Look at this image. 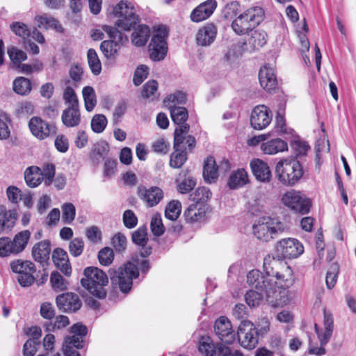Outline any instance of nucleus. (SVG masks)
<instances>
[{
	"label": "nucleus",
	"mask_w": 356,
	"mask_h": 356,
	"mask_svg": "<svg viewBox=\"0 0 356 356\" xmlns=\"http://www.w3.org/2000/svg\"><path fill=\"white\" fill-rule=\"evenodd\" d=\"M211 195L212 193L208 188L202 186L190 194L189 199L194 202L193 204L208 208L207 202L211 197Z\"/></svg>",
	"instance_id": "37"
},
{
	"label": "nucleus",
	"mask_w": 356,
	"mask_h": 356,
	"mask_svg": "<svg viewBox=\"0 0 356 356\" xmlns=\"http://www.w3.org/2000/svg\"><path fill=\"white\" fill-rule=\"evenodd\" d=\"M11 244V238L9 237L0 238V257H8L10 254H14Z\"/></svg>",
	"instance_id": "61"
},
{
	"label": "nucleus",
	"mask_w": 356,
	"mask_h": 356,
	"mask_svg": "<svg viewBox=\"0 0 356 356\" xmlns=\"http://www.w3.org/2000/svg\"><path fill=\"white\" fill-rule=\"evenodd\" d=\"M85 108L87 111H92L97 104V98L95 90L91 86H85L82 90Z\"/></svg>",
	"instance_id": "42"
},
{
	"label": "nucleus",
	"mask_w": 356,
	"mask_h": 356,
	"mask_svg": "<svg viewBox=\"0 0 356 356\" xmlns=\"http://www.w3.org/2000/svg\"><path fill=\"white\" fill-rule=\"evenodd\" d=\"M285 229L284 224L269 216H263L252 225L254 235L260 241L268 242Z\"/></svg>",
	"instance_id": "6"
},
{
	"label": "nucleus",
	"mask_w": 356,
	"mask_h": 356,
	"mask_svg": "<svg viewBox=\"0 0 356 356\" xmlns=\"http://www.w3.org/2000/svg\"><path fill=\"white\" fill-rule=\"evenodd\" d=\"M214 331L220 341L225 343L231 344L235 340L236 334L232 330V323L225 316H220L216 321Z\"/></svg>",
	"instance_id": "18"
},
{
	"label": "nucleus",
	"mask_w": 356,
	"mask_h": 356,
	"mask_svg": "<svg viewBox=\"0 0 356 356\" xmlns=\"http://www.w3.org/2000/svg\"><path fill=\"white\" fill-rule=\"evenodd\" d=\"M304 173L302 163L297 159H282L276 164L275 176L286 186L296 185L302 179Z\"/></svg>",
	"instance_id": "4"
},
{
	"label": "nucleus",
	"mask_w": 356,
	"mask_h": 356,
	"mask_svg": "<svg viewBox=\"0 0 356 356\" xmlns=\"http://www.w3.org/2000/svg\"><path fill=\"white\" fill-rule=\"evenodd\" d=\"M61 120L66 127H77L81 122V113L79 106H69L62 113Z\"/></svg>",
	"instance_id": "27"
},
{
	"label": "nucleus",
	"mask_w": 356,
	"mask_h": 356,
	"mask_svg": "<svg viewBox=\"0 0 356 356\" xmlns=\"http://www.w3.org/2000/svg\"><path fill=\"white\" fill-rule=\"evenodd\" d=\"M218 166L216 165V160L213 156H209L204 161L203 165V177L206 182H214L218 177Z\"/></svg>",
	"instance_id": "29"
},
{
	"label": "nucleus",
	"mask_w": 356,
	"mask_h": 356,
	"mask_svg": "<svg viewBox=\"0 0 356 356\" xmlns=\"http://www.w3.org/2000/svg\"><path fill=\"white\" fill-rule=\"evenodd\" d=\"M24 179L30 188L38 186L43 181L42 169L36 165L28 167L24 171Z\"/></svg>",
	"instance_id": "28"
},
{
	"label": "nucleus",
	"mask_w": 356,
	"mask_h": 356,
	"mask_svg": "<svg viewBox=\"0 0 356 356\" xmlns=\"http://www.w3.org/2000/svg\"><path fill=\"white\" fill-rule=\"evenodd\" d=\"M38 26L47 25L49 28L56 30L57 32L63 33L64 29L62 24L56 19L54 17H47L40 16L38 19Z\"/></svg>",
	"instance_id": "53"
},
{
	"label": "nucleus",
	"mask_w": 356,
	"mask_h": 356,
	"mask_svg": "<svg viewBox=\"0 0 356 356\" xmlns=\"http://www.w3.org/2000/svg\"><path fill=\"white\" fill-rule=\"evenodd\" d=\"M125 1H120L113 8V14L118 19L115 25L123 31H129L139 22V17L136 13L134 6Z\"/></svg>",
	"instance_id": "9"
},
{
	"label": "nucleus",
	"mask_w": 356,
	"mask_h": 356,
	"mask_svg": "<svg viewBox=\"0 0 356 356\" xmlns=\"http://www.w3.org/2000/svg\"><path fill=\"white\" fill-rule=\"evenodd\" d=\"M150 36V29L147 25L140 24L134 29L131 34V42L136 47L146 44Z\"/></svg>",
	"instance_id": "32"
},
{
	"label": "nucleus",
	"mask_w": 356,
	"mask_h": 356,
	"mask_svg": "<svg viewBox=\"0 0 356 356\" xmlns=\"http://www.w3.org/2000/svg\"><path fill=\"white\" fill-rule=\"evenodd\" d=\"M187 152L186 149L179 152H174L170 155V165L173 168H180L187 161Z\"/></svg>",
	"instance_id": "50"
},
{
	"label": "nucleus",
	"mask_w": 356,
	"mask_h": 356,
	"mask_svg": "<svg viewBox=\"0 0 356 356\" xmlns=\"http://www.w3.org/2000/svg\"><path fill=\"white\" fill-rule=\"evenodd\" d=\"M248 181L247 172L243 168H241L231 174L227 184L230 189H236L244 186Z\"/></svg>",
	"instance_id": "38"
},
{
	"label": "nucleus",
	"mask_w": 356,
	"mask_h": 356,
	"mask_svg": "<svg viewBox=\"0 0 356 356\" xmlns=\"http://www.w3.org/2000/svg\"><path fill=\"white\" fill-rule=\"evenodd\" d=\"M290 145L295 154V156H291L290 159H297L300 160L302 156H306L308 151L310 149V146L307 142L300 140H291Z\"/></svg>",
	"instance_id": "41"
},
{
	"label": "nucleus",
	"mask_w": 356,
	"mask_h": 356,
	"mask_svg": "<svg viewBox=\"0 0 356 356\" xmlns=\"http://www.w3.org/2000/svg\"><path fill=\"white\" fill-rule=\"evenodd\" d=\"M108 121L103 114H96L91 120V129L97 134L102 133L106 127Z\"/></svg>",
	"instance_id": "52"
},
{
	"label": "nucleus",
	"mask_w": 356,
	"mask_h": 356,
	"mask_svg": "<svg viewBox=\"0 0 356 356\" xmlns=\"http://www.w3.org/2000/svg\"><path fill=\"white\" fill-rule=\"evenodd\" d=\"M261 149L264 154H275L280 152L287 151L288 145L286 142L277 138L263 143Z\"/></svg>",
	"instance_id": "33"
},
{
	"label": "nucleus",
	"mask_w": 356,
	"mask_h": 356,
	"mask_svg": "<svg viewBox=\"0 0 356 356\" xmlns=\"http://www.w3.org/2000/svg\"><path fill=\"white\" fill-rule=\"evenodd\" d=\"M32 89L31 81L25 77L19 76L13 81V90L18 95H27Z\"/></svg>",
	"instance_id": "40"
},
{
	"label": "nucleus",
	"mask_w": 356,
	"mask_h": 356,
	"mask_svg": "<svg viewBox=\"0 0 356 356\" xmlns=\"http://www.w3.org/2000/svg\"><path fill=\"white\" fill-rule=\"evenodd\" d=\"M169 31L166 26L159 25L154 32L149 45V58L153 61L163 60L168 53L166 41Z\"/></svg>",
	"instance_id": "10"
},
{
	"label": "nucleus",
	"mask_w": 356,
	"mask_h": 356,
	"mask_svg": "<svg viewBox=\"0 0 356 356\" xmlns=\"http://www.w3.org/2000/svg\"><path fill=\"white\" fill-rule=\"evenodd\" d=\"M131 241L133 243L138 246L140 255L146 258L152 252V248L147 245V227L145 225L139 227L131 234Z\"/></svg>",
	"instance_id": "19"
},
{
	"label": "nucleus",
	"mask_w": 356,
	"mask_h": 356,
	"mask_svg": "<svg viewBox=\"0 0 356 356\" xmlns=\"http://www.w3.org/2000/svg\"><path fill=\"white\" fill-rule=\"evenodd\" d=\"M240 4L236 1L227 3L222 10L223 17L227 19L236 17L239 11Z\"/></svg>",
	"instance_id": "58"
},
{
	"label": "nucleus",
	"mask_w": 356,
	"mask_h": 356,
	"mask_svg": "<svg viewBox=\"0 0 356 356\" xmlns=\"http://www.w3.org/2000/svg\"><path fill=\"white\" fill-rule=\"evenodd\" d=\"M17 213L15 210L7 211L0 206V234L10 231L15 225Z\"/></svg>",
	"instance_id": "26"
},
{
	"label": "nucleus",
	"mask_w": 356,
	"mask_h": 356,
	"mask_svg": "<svg viewBox=\"0 0 356 356\" xmlns=\"http://www.w3.org/2000/svg\"><path fill=\"white\" fill-rule=\"evenodd\" d=\"M88 65L94 75H99L102 72V64L96 51L89 49L87 53Z\"/></svg>",
	"instance_id": "44"
},
{
	"label": "nucleus",
	"mask_w": 356,
	"mask_h": 356,
	"mask_svg": "<svg viewBox=\"0 0 356 356\" xmlns=\"http://www.w3.org/2000/svg\"><path fill=\"white\" fill-rule=\"evenodd\" d=\"M80 282L82 287L95 298L99 300L106 298L107 291L105 286L108 284V277L102 269L95 266L86 268Z\"/></svg>",
	"instance_id": "3"
},
{
	"label": "nucleus",
	"mask_w": 356,
	"mask_h": 356,
	"mask_svg": "<svg viewBox=\"0 0 356 356\" xmlns=\"http://www.w3.org/2000/svg\"><path fill=\"white\" fill-rule=\"evenodd\" d=\"M264 295L265 291L250 289L245 295V302L250 308L257 307L263 301Z\"/></svg>",
	"instance_id": "39"
},
{
	"label": "nucleus",
	"mask_w": 356,
	"mask_h": 356,
	"mask_svg": "<svg viewBox=\"0 0 356 356\" xmlns=\"http://www.w3.org/2000/svg\"><path fill=\"white\" fill-rule=\"evenodd\" d=\"M151 232L155 236H161L165 232V227L163 224L161 216L160 213H156L151 219L150 222Z\"/></svg>",
	"instance_id": "51"
},
{
	"label": "nucleus",
	"mask_w": 356,
	"mask_h": 356,
	"mask_svg": "<svg viewBox=\"0 0 356 356\" xmlns=\"http://www.w3.org/2000/svg\"><path fill=\"white\" fill-rule=\"evenodd\" d=\"M217 7L216 0H207L193 10L190 17L193 22H200L208 19Z\"/></svg>",
	"instance_id": "20"
},
{
	"label": "nucleus",
	"mask_w": 356,
	"mask_h": 356,
	"mask_svg": "<svg viewBox=\"0 0 356 356\" xmlns=\"http://www.w3.org/2000/svg\"><path fill=\"white\" fill-rule=\"evenodd\" d=\"M31 235L29 230H23L16 234L13 239H11L15 255L24 250L30 240Z\"/></svg>",
	"instance_id": "34"
},
{
	"label": "nucleus",
	"mask_w": 356,
	"mask_h": 356,
	"mask_svg": "<svg viewBox=\"0 0 356 356\" xmlns=\"http://www.w3.org/2000/svg\"><path fill=\"white\" fill-rule=\"evenodd\" d=\"M62 220L65 224H70L74 219L76 209L72 203H65L62 207Z\"/></svg>",
	"instance_id": "56"
},
{
	"label": "nucleus",
	"mask_w": 356,
	"mask_h": 356,
	"mask_svg": "<svg viewBox=\"0 0 356 356\" xmlns=\"http://www.w3.org/2000/svg\"><path fill=\"white\" fill-rule=\"evenodd\" d=\"M250 168L255 178L261 182L270 181L272 175L268 164L259 159L250 162Z\"/></svg>",
	"instance_id": "24"
},
{
	"label": "nucleus",
	"mask_w": 356,
	"mask_h": 356,
	"mask_svg": "<svg viewBox=\"0 0 356 356\" xmlns=\"http://www.w3.org/2000/svg\"><path fill=\"white\" fill-rule=\"evenodd\" d=\"M120 44L114 40H107L102 42L100 49L106 59L114 60L118 56Z\"/></svg>",
	"instance_id": "36"
},
{
	"label": "nucleus",
	"mask_w": 356,
	"mask_h": 356,
	"mask_svg": "<svg viewBox=\"0 0 356 356\" xmlns=\"http://www.w3.org/2000/svg\"><path fill=\"white\" fill-rule=\"evenodd\" d=\"M259 80L261 86L268 92H275L277 89V80L271 67L266 65L261 67L259 72Z\"/></svg>",
	"instance_id": "22"
},
{
	"label": "nucleus",
	"mask_w": 356,
	"mask_h": 356,
	"mask_svg": "<svg viewBox=\"0 0 356 356\" xmlns=\"http://www.w3.org/2000/svg\"><path fill=\"white\" fill-rule=\"evenodd\" d=\"M282 262L280 259L267 255L264 259V271L265 275L254 269L247 275V283L249 286L257 290L265 291L266 301L273 307H282L289 302V298L282 296L280 299H275L274 277L279 275L280 267Z\"/></svg>",
	"instance_id": "1"
},
{
	"label": "nucleus",
	"mask_w": 356,
	"mask_h": 356,
	"mask_svg": "<svg viewBox=\"0 0 356 356\" xmlns=\"http://www.w3.org/2000/svg\"><path fill=\"white\" fill-rule=\"evenodd\" d=\"M29 127L34 136L42 140L50 134H56V127L53 123H47L40 117H32L29 122Z\"/></svg>",
	"instance_id": "15"
},
{
	"label": "nucleus",
	"mask_w": 356,
	"mask_h": 356,
	"mask_svg": "<svg viewBox=\"0 0 356 356\" xmlns=\"http://www.w3.org/2000/svg\"><path fill=\"white\" fill-rule=\"evenodd\" d=\"M84 248V242L81 238H74L69 244V250L70 254L76 257L80 256Z\"/></svg>",
	"instance_id": "59"
},
{
	"label": "nucleus",
	"mask_w": 356,
	"mask_h": 356,
	"mask_svg": "<svg viewBox=\"0 0 356 356\" xmlns=\"http://www.w3.org/2000/svg\"><path fill=\"white\" fill-rule=\"evenodd\" d=\"M51 252V242L44 240L35 244L32 248L34 260L40 264L42 267L48 266Z\"/></svg>",
	"instance_id": "21"
},
{
	"label": "nucleus",
	"mask_w": 356,
	"mask_h": 356,
	"mask_svg": "<svg viewBox=\"0 0 356 356\" xmlns=\"http://www.w3.org/2000/svg\"><path fill=\"white\" fill-rule=\"evenodd\" d=\"M137 195L148 207H155L163 198V191L157 186L147 188L143 185H139L137 188Z\"/></svg>",
	"instance_id": "17"
},
{
	"label": "nucleus",
	"mask_w": 356,
	"mask_h": 356,
	"mask_svg": "<svg viewBox=\"0 0 356 356\" xmlns=\"http://www.w3.org/2000/svg\"><path fill=\"white\" fill-rule=\"evenodd\" d=\"M277 257L282 259L296 258L304 252L302 244L296 238H284L276 245Z\"/></svg>",
	"instance_id": "12"
},
{
	"label": "nucleus",
	"mask_w": 356,
	"mask_h": 356,
	"mask_svg": "<svg viewBox=\"0 0 356 356\" xmlns=\"http://www.w3.org/2000/svg\"><path fill=\"white\" fill-rule=\"evenodd\" d=\"M181 211V204L178 200H172L167 205L165 210L166 218L175 221L179 216Z\"/></svg>",
	"instance_id": "46"
},
{
	"label": "nucleus",
	"mask_w": 356,
	"mask_h": 356,
	"mask_svg": "<svg viewBox=\"0 0 356 356\" xmlns=\"http://www.w3.org/2000/svg\"><path fill=\"white\" fill-rule=\"evenodd\" d=\"M190 130L189 124H184L177 127L174 131V149L175 152L181 150V145L184 143L186 137L185 134H188Z\"/></svg>",
	"instance_id": "45"
},
{
	"label": "nucleus",
	"mask_w": 356,
	"mask_h": 356,
	"mask_svg": "<svg viewBox=\"0 0 356 356\" xmlns=\"http://www.w3.org/2000/svg\"><path fill=\"white\" fill-rule=\"evenodd\" d=\"M169 110L172 122L177 127L188 124L186 121L188 118V111L186 108L175 105H170Z\"/></svg>",
	"instance_id": "35"
},
{
	"label": "nucleus",
	"mask_w": 356,
	"mask_h": 356,
	"mask_svg": "<svg viewBox=\"0 0 356 356\" xmlns=\"http://www.w3.org/2000/svg\"><path fill=\"white\" fill-rule=\"evenodd\" d=\"M123 223L128 229H132L137 225L138 218L132 210L127 209L124 211L122 216Z\"/></svg>",
	"instance_id": "63"
},
{
	"label": "nucleus",
	"mask_w": 356,
	"mask_h": 356,
	"mask_svg": "<svg viewBox=\"0 0 356 356\" xmlns=\"http://www.w3.org/2000/svg\"><path fill=\"white\" fill-rule=\"evenodd\" d=\"M281 201L292 213L299 215L307 214L312 206L311 200L305 194L293 189L284 193Z\"/></svg>",
	"instance_id": "8"
},
{
	"label": "nucleus",
	"mask_w": 356,
	"mask_h": 356,
	"mask_svg": "<svg viewBox=\"0 0 356 356\" xmlns=\"http://www.w3.org/2000/svg\"><path fill=\"white\" fill-rule=\"evenodd\" d=\"M268 330L266 327L259 330L250 321H242L237 330L238 342L244 348L252 350L259 343V336H263Z\"/></svg>",
	"instance_id": "7"
},
{
	"label": "nucleus",
	"mask_w": 356,
	"mask_h": 356,
	"mask_svg": "<svg viewBox=\"0 0 356 356\" xmlns=\"http://www.w3.org/2000/svg\"><path fill=\"white\" fill-rule=\"evenodd\" d=\"M110 150L108 143L105 140H100L93 145L90 153V159L92 163L97 165L100 163L101 159H104Z\"/></svg>",
	"instance_id": "31"
},
{
	"label": "nucleus",
	"mask_w": 356,
	"mask_h": 356,
	"mask_svg": "<svg viewBox=\"0 0 356 356\" xmlns=\"http://www.w3.org/2000/svg\"><path fill=\"white\" fill-rule=\"evenodd\" d=\"M40 346V341L31 340V339H28L23 346L24 356H34Z\"/></svg>",
	"instance_id": "64"
},
{
	"label": "nucleus",
	"mask_w": 356,
	"mask_h": 356,
	"mask_svg": "<svg viewBox=\"0 0 356 356\" xmlns=\"http://www.w3.org/2000/svg\"><path fill=\"white\" fill-rule=\"evenodd\" d=\"M271 120V111L265 105H258L253 108L250 116V124L254 129H265Z\"/></svg>",
	"instance_id": "16"
},
{
	"label": "nucleus",
	"mask_w": 356,
	"mask_h": 356,
	"mask_svg": "<svg viewBox=\"0 0 356 356\" xmlns=\"http://www.w3.org/2000/svg\"><path fill=\"white\" fill-rule=\"evenodd\" d=\"M207 209L197 204H191L184 211V217L187 222L193 223L200 221L205 218Z\"/></svg>",
	"instance_id": "30"
},
{
	"label": "nucleus",
	"mask_w": 356,
	"mask_h": 356,
	"mask_svg": "<svg viewBox=\"0 0 356 356\" xmlns=\"http://www.w3.org/2000/svg\"><path fill=\"white\" fill-rule=\"evenodd\" d=\"M13 272L17 273V281L21 286L28 287L31 286L36 277L33 275L35 273V264L28 260L17 259L10 263Z\"/></svg>",
	"instance_id": "11"
},
{
	"label": "nucleus",
	"mask_w": 356,
	"mask_h": 356,
	"mask_svg": "<svg viewBox=\"0 0 356 356\" xmlns=\"http://www.w3.org/2000/svg\"><path fill=\"white\" fill-rule=\"evenodd\" d=\"M248 42L253 47V49H259L266 44L267 33L264 31H254L252 33L250 38L248 39Z\"/></svg>",
	"instance_id": "43"
},
{
	"label": "nucleus",
	"mask_w": 356,
	"mask_h": 356,
	"mask_svg": "<svg viewBox=\"0 0 356 356\" xmlns=\"http://www.w3.org/2000/svg\"><path fill=\"white\" fill-rule=\"evenodd\" d=\"M150 268L151 264L149 260H140L136 255L118 269L110 268L108 274L112 285L118 286L121 292L128 293L132 288L133 280L138 278L140 275L139 270L141 271L144 278Z\"/></svg>",
	"instance_id": "2"
},
{
	"label": "nucleus",
	"mask_w": 356,
	"mask_h": 356,
	"mask_svg": "<svg viewBox=\"0 0 356 356\" xmlns=\"http://www.w3.org/2000/svg\"><path fill=\"white\" fill-rule=\"evenodd\" d=\"M10 29L17 35L23 38H26L31 35L27 26L20 22H15L11 24Z\"/></svg>",
	"instance_id": "62"
},
{
	"label": "nucleus",
	"mask_w": 356,
	"mask_h": 356,
	"mask_svg": "<svg viewBox=\"0 0 356 356\" xmlns=\"http://www.w3.org/2000/svg\"><path fill=\"white\" fill-rule=\"evenodd\" d=\"M56 304L60 311L68 314L76 313L82 306L79 296L72 292H66L57 296Z\"/></svg>",
	"instance_id": "13"
},
{
	"label": "nucleus",
	"mask_w": 356,
	"mask_h": 356,
	"mask_svg": "<svg viewBox=\"0 0 356 356\" xmlns=\"http://www.w3.org/2000/svg\"><path fill=\"white\" fill-rule=\"evenodd\" d=\"M52 260L56 267L65 276H71L72 266L65 250L60 248H55L52 252Z\"/></svg>",
	"instance_id": "23"
},
{
	"label": "nucleus",
	"mask_w": 356,
	"mask_h": 356,
	"mask_svg": "<svg viewBox=\"0 0 356 356\" xmlns=\"http://www.w3.org/2000/svg\"><path fill=\"white\" fill-rule=\"evenodd\" d=\"M199 350L207 356H213L216 353V347L211 339L208 336H202L199 342Z\"/></svg>",
	"instance_id": "48"
},
{
	"label": "nucleus",
	"mask_w": 356,
	"mask_h": 356,
	"mask_svg": "<svg viewBox=\"0 0 356 356\" xmlns=\"http://www.w3.org/2000/svg\"><path fill=\"white\" fill-rule=\"evenodd\" d=\"M217 29L213 24H207L199 29L197 35V43L201 46H209L215 40Z\"/></svg>",
	"instance_id": "25"
},
{
	"label": "nucleus",
	"mask_w": 356,
	"mask_h": 356,
	"mask_svg": "<svg viewBox=\"0 0 356 356\" xmlns=\"http://www.w3.org/2000/svg\"><path fill=\"white\" fill-rule=\"evenodd\" d=\"M187 102V95L186 94L181 91L177 90L173 94H170L168 95L165 99L163 102L165 104H168V106L170 105H182L185 104Z\"/></svg>",
	"instance_id": "49"
},
{
	"label": "nucleus",
	"mask_w": 356,
	"mask_h": 356,
	"mask_svg": "<svg viewBox=\"0 0 356 356\" xmlns=\"http://www.w3.org/2000/svg\"><path fill=\"white\" fill-rule=\"evenodd\" d=\"M112 245L115 248V250L118 253H122L127 248V240L126 236L118 232L115 234L112 238Z\"/></svg>",
	"instance_id": "55"
},
{
	"label": "nucleus",
	"mask_w": 356,
	"mask_h": 356,
	"mask_svg": "<svg viewBox=\"0 0 356 356\" xmlns=\"http://www.w3.org/2000/svg\"><path fill=\"white\" fill-rule=\"evenodd\" d=\"M264 11L261 7L246 10L239 15L232 23L233 31L238 35H243L258 26L264 19Z\"/></svg>",
	"instance_id": "5"
},
{
	"label": "nucleus",
	"mask_w": 356,
	"mask_h": 356,
	"mask_svg": "<svg viewBox=\"0 0 356 356\" xmlns=\"http://www.w3.org/2000/svg\"><path fill=\"white\" fill-rule=\"evenodd\" d=\"M114 259V252L112 248L105 247L102 248L98 253V259L99 263L103 266L110 265Z\"/></svg>",
	"instance_id": "57"
},
{
	"label": "nucleus",
	"mask_w": 356,
	"mask_h": 356,
	"mask_svg": "<svg viewBox=\"0 0 356 356\" xmlns=\"http://www.w3.org/2000/svg\"><path fill=\"white\" fill-rule=\"evenodd\" d=\"M51 287L55 291H65L67 289L69 282L65 280L58 271H53L50 276Z\"/></svg>",
	"instance_id": "47"
},
{
	"label": "nucleus",
	"mask_w": 356,
	"mask_h": 356,
	"mask_svg": "<svg viewBox=\"0 0 356 356\" xmlns=\"http://www.w3.org/2000/svg\"><path fill=\"white\" fill-rule=\"evenodd\" d=\"M184 179L177 185V191L182 193H188L191 191L196 185V180L191 176L184 174Z\"/></svg>",
	"instance_id": "54"
},
{
	"label": "nucleus",
	"mask_w": 356,
	"mask_h": 356,
	"mask_svg": "<svg viewBox=\"0 0 356 356\" xmlns=\"http://www.w3.org/2000/svg\"><path fill=\"white\" fill-rule=\"evenodd\" d=\"M149 68L147 65L138 66L134 72L133 81L136 86L140 85L147 77Z\"/></svg>",
	"instance_id": "60"
},
{
	"label": "nucleus",
	"mask_w": 356,
	"mask_h": 356,
	"mask_svg": "<svg viewBox=\"0 0 356 356\" xmlns=\"http://www.w3.org/2000/svg\"><path fill=\"white\" fill-rule=\"evenodd\" d=\"M275 278L276 279V280H274L276 292L273 296L275 299H280L282 296H286L289 298L287 289L293 284L295 281L291 268L289 266L285 267L284 271L280 272L279 275H276Z\"/></svg>",
	"instance_id": "14"
}]
</instances>
